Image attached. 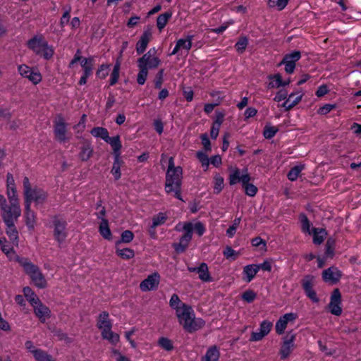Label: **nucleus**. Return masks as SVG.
Masks as SVG:
<instances>
[{
    "mask_svg": "<svg viewBox=\"0 0 361 361\" xmlns=\"http://www.w3.org/2000/svg\"><path fill=\"white\" fill-rule=\"evenodd\" d=\"M171 16L172 13L171 11H166L158 16L157 18V26L160 31L164 29Z\"/></svg>",
    "mask_w": 361,
    "mask_h": 361,
    "instance_id": "33",
    "label": "nucleus"
},
{
    "mask_svg": "<svg viewBox=\"0 0 361 361\" xmlns=\"http://www.w3.org/2000/svg\"><path fill=\"white\" fill-rule=\"evenodd\" d=\"M303 168V166H295L293 167L287 174L288 178L291 181L295 180Z\"/></svg>",
    "mask_w": 361,
    "mask_h": 361,
    "instance_id": "52",
    "label": "nucleus"
},
{
    "mask_svg": "<svg viewBox=\"0 0 361 361\" xmlns=\"http://www.w3.org/2000/svg\"><path fill=\"white\" fill-rule=\"evenodd\" d=\"M224 256L226 259L235 260L238 256V253L234 250L231 247L227 246L223 252Z\"/></svg>",
    "mask_w": 361,
    "mask_h": 361,
    "instance_id": "59",
    "label": "nucleus"
},
{
    "mask_svg": "<svg viewBox=\"0 0 361 361\" xmlns=\"http://www.w3.org/2000/svg\"><path fill=\"white\" fill-rule=\"evenodd\" d=\"M297 318V314L295 313H286L281 316L276 322L275 325L276 332L279 335L284 333L287 327V324L290 322H294Z\"/></svg>",
    "mask_w": 361,
    "mask_h": 361,
    "instance_id": "16",
    "label": "nucleus"
},
{
    "mask_svg": "<svg viewBox=\"0 0 361 361\" xmlns=\"http://www.w3.org/2000/svg\"><path fill=\"white\" fill-rule=\"evenodd\" d=\"M23 293L31 306L37 304L38 302L40 301L39 297L29 286L24 287L23 289Z\"/></svg>",
    "mask_w": 361,
    "mask_h": 361,
    "instance_id": "28",
    "label": "nucleus"
},
{
    "mask_svg": "<svg viewBox=\"0 0 361 361\" xmlns=\"http://www.w3.org/2000/svg\"><path fill=\"white\" fill-rule=\"evenodd\" d=\"M314 281V276L312 275H306L302 280V286L305 292L312 290Z\"/></svg>",
    "mask_w": 361,
    "mask_h": 361,
    "instance_id": "44",
    "label": "nucleus"
},
{
    "mask_svg": "<svg viewBox=\"0 0 361 361\" xmlns=\"http://www.w3.org/2000/svg\"><path fill=\"white\" fill-rule=\"evenodd\" d=\"M334 108H335V105L327 104H325V105L321 106L318 109L317 113L320 115H326L328 113H329Z\"/></svg>",
    "mask_w": 361,
    "mask_h": 361,
    "instance_id": "64",
    "label": "nucleus"
},
{
    "mask_svg": "<svg viewBox=\"0 0 361 361\" xmlns=\"http://www.w3.org/2000/svg\"><path fill=\"white\" fill-rule=\"evenodd\" d=\"M326 256L332 257L334 254L335 240L333 238H329L326 243Z\"/></svg>",
    "mask_w": 361,
    "mask_h": 361,
    "instance_id": "55",
    "label": "nucleus"
},
{
    "mask_svg": "<svg viewBox=\"0 0 361 361\" xmlns=\"http://www.w3.org/2000/svg\"><path fill=\"white\" fill-rule=\"evenodd\" d=\"M176 314L180 324L188 333L197 331L205 325V322L202 319L195 317L194 311L190 305H183L182 310H177Z\"/></svg>",
    "mask_w": 361,
    "mask_h": 361,
    "instance_id": "2",
    "label": "nucleus"
},
{
    "mask_svg": "<svg viewBox=\"0 0 361 361\" xmlns=\"http://www.w3.org/2000/svg\"><path fill=\"white\" fill-rule=\"evenodd\" d=\"M35 359L36 361H56L51 355L42 349L35 351Z\"/></svg>",
    "mask_w": 361,
    "mask_h": 361,
    "instance_id": "43",
    "label": "nucleus"
},
{
    "mask_svg": "<svg viewBox=\"0 0 361 361\" xmlns=\"http://www.w3.org/2000/svg\"><path fill=\"white\" fill-rule=\"evenodd\" d=\"M138 68L139 73L137 77V82L139 85H144L148 75V70L142 66H138Z\"/></svg>",
    "mask_w": 361,
    "mask_h": 361,
    "instance_id": "56",
    "label": "nucleus"
},
{
    "mask_svg": "<svg viewBox=\"0 0 361 361\" xmlns=\"http://www.w3.org/2000/svg\"><path fill=\"white\" fill-rule=\"evenodd\" d=\"M106 142L109 143L111 146L114 150V157L116 155L120 156V150L122 147V145L120 141L118 135L114 137H109V138L107 139Z\"/></svg>",
    "mask_w": 361,
    "mask_h": 361,
    "instance_id": "32",
    "label": "nucleus"
},
{
    "mask_svg": "<svg viewBox=\"0 0 361 361\" xmlns=\"http://www.w3.org/2000/svg\"><path fill=\"white\" fill-rule=\"evenodd\" d=\"M155 48L150 49L147 53L138 59L137 66L146 68L147 70L157 68L160 63V59L155 56Z\"/></svg>",
    "mask_w": 361,
    "mask_h": 361,
    "instance_id": "9",
    "label": "nucleus"
},
{
    "mask_svg": "<svg viewBox=\"0 0 361 361\" xmlns=\"http://www.w3.org/2000/svg\"><path fill=\"white\" fill-rule=\"evenodd\" d=\"M123 164V160L121 159V157L116 155L114 157V161L113 163V166L111 171V173L113 174L115 180H118L121 178V167Z\"/></svg>",
    "mask_w": 361,
    "mask_h": 361,
    "instance_id": "27",
    "label": "nucleus"
},
{
    "mask_svg": "<svg viewBox=\"0 0 361 361\" xmlns=\"http://www.w3.org/2000/svg\"><path fill=\"white\" fill-rule=\"evenodd\" d=\"M6 193L9 203H19L16 188H7Z\"/></svg>",
    "mask_w": 361,
    "mask_h": 361,
    "instance_id": "58",
    "label": "nucleus"
},
{
    "mask_svg": "<svg viewBox=\"0 0 361 361\" xmlns=\"http://www.w3.org/2000/svg\"><path fill=\"white\" fill-rule=\"evenodd\" d=\"M224 180L219 174H216L214 177V192L219 194L224 186Z\"/></svg>",
    "mask_w": 361,
    "mask_h": 361,
    "instance_id": "45",
    "label": "nucleus"
},
{
    "mask_svg": "<svg viewBox=\"0 0 361 361\" xmlns=\"http://www.w3.org/2000/svg\"><path fill=\"white\" fill-rule=\"evenodd\" d=\"M269 79L271 80L267 85L269 89L278 88L283 85V80L281 75L279 73L275 75H270L268 76Z\"/></svg>",
    "mask_w": 361,
    "mask_h": 361,
    "instance_id": "36",
    "label": "nucleus"
},
{
    "mask_svg": "<svg viewBox=\"0 0 361 361\" xmlns=\"http://www.w3.org/2000/svg\"><path fill=\"white\" fill-rule=\"evenodd\" d=\"M35 316L42 323H44L47 319L51 317V310L40 300L32 306Z\"/></svg>",
    "mask_w": 361,
    "mask_h": 361,
    "instance_id": "18",
    "label": "nucleus"
},
{
    "mask_svg": "<svg viewBox=\"0 0 361 361\" xmlns=\"http://www.w3.org/2000/svg\"><path fill=\"white\" fill-rule=\"evenodd\" d=\"M18 71L22 77L28 79L34 85L39 84L42 80L41 73L36 68H30L27 65L21 64L18 66Z\"/></svg>",
    "mask_w": 361,
    "mask_h": 361,
    "instance_id": "11",
    "label": "nucleus"
},
{
    "mask_svg": "<svg viewBox=\"0 0 361 361\" xmlns=\"http://www.w3.org/2000/svg\"><path fill=\"white\" fill-rule=\"evenodd\" d=\"M94 56H90L88 58H83L80 61L81 67L83 69V73L92 74L94 68Z\"/></svg>",
    "mask_w": 361,
    "mask_h": 361,
    "instance_id": "31",
    "label": "nucleus"
},
{
    "mask_svg": "<svg viewBox=\"0 0 361 361\" xmlns=\"http://www.w3.org/2000/svg\"><path fill=\"white\" fill-rule=\"evenodd\" d=\"M151 37V30L149 29L145 30L136 44V51L138 54H143L145 51Z\"/></svg>",
    "mask_w": 361,
    "mask_h": 361,
    "instance_id": "19",
    "label": "nucleus"
},
{
    "mask_svg": "<svg viewBox=\"0 0 361 361\" xmlns=\"http://www.w3.org/2000/svg\"><path fill=\"white\" fill-rule=\"evenodd\" d=\"M220 353L216 345L209 347L204 356L202 357V361H219Z\"/></svg>",
    "mask_w": 361,
    "mask_h": 361,
    "instance_id": "25",
    "label": "nucleus"
},
{
    "mask_svg": "<svg viewBox=\"0 0 361 361\" xmlns=\"http://www.w3.org/2000/svg\"><path fill=\"white\" fill-rule=\"evenodd\" d=\"M313 235V243L315 245H320L323 243L326 232L324 228H313L312 231Z\"/></svg>",
    "mask_w": 361,
    "mask_h": 361,
    "instance_id": "30",
    "label": "nucleus"
},
{
    "mask_svg": "<svg viewBox=\"0 0 361 361\" xmlns=\"http://www.w3.org/2000/svg\"><path fill=\"white\" fill-rule=\"evenodd\" d=\"M121 64V63L120 62V59H117L114 66L113 71L111 74L109 80L110 85H114L118 82L119 78Z\"/></svg>",
    "mask_w": 361,
    "mask_h": 361,
    "instance_id": "37",
    "label": "nucleus"
},
{
    "mask_svg": "<svg viewBox=\"0 0 361 361\" xmlns=\"http://www.w3.org/2000/svg\"><path fill=\"white\" fill-rule=\"evenodd\" d=\"M167 215L165 213L159 212L152 218V225L151 228L155 229L156 227L164 224L166 219Z\"/></svg>",
    "mask_w": 361,
    "mask_h": 361,
    "instance_id": "41",
    "label": "nucleus"
},
{
    "mask_svg": "<svg viewBox=\"0 0 361 361\" xmlns=\"http://www.w3.org/2000/svg\"><path fill=\"white\" fill-rule=\"evenodd\" d=\"M296 338V334L293 331H288L283 338V342L280 348L279 354L281 359L284 360L287 358L295 348L294 341Z\"/></svg>",
    "mask_w": 361,
    "mask_h": 361,
    "instance_id": "12",
    "label": "nucleus"
},
{
    "mask_svg": "<svg viewBox=\"0 0 361 361\" xmlns=\"http://www.w3.org/2000/svg\"><path fill=\"white\" fill-rule=\"evenodd\" d=\"M300 57H301L300 51H294L291 53L286 54L282 61H283V62H291L292 63L295 64V62L299 61Z\"/></svg>",
    "mask_w": 361,
    "mask_h": 361,
    "instance_id": "48",
    "label": "nucleus"
},
{
    "mask_svg": "<svg viewBox=\"0 0 361 361\" xmlns=\"http://www.w3.org/2000/svg\"><path fill=\"white\" fill-rule=\"evenodd\" d=\"M116 253L118 256H119L121 258L123 259H130L133 258L135 256L134 250L130 248H117L116 250Z\"/></svg>",
    "mask_w": 361,
    "mask_h": 361,
    "instance_id": "42",
    "label": "nucleus"
},
{
    "mask_svg": "<svg viewBox=\"0 0 361 361\" xmlns=\"http://www.w3.org/2000/svg\"><path fill=\"white\" fill-rule=\"evenodd\" d=\"M99 232L104 239H111V232L109 226L108 220H103V222H100Z\"/></svg>",
    "mask_w": 361,
    "mask_h": 361,
    "instance_id": "34",
    "label": "nucleus"
},
{
    "mask_svg": "<svg viewBox=\"0 0 361 361\" xmlns=\"http://www.w3.org/2000/svg\"><path fill=\"white\" fill-rule=\"evenodd\" d=\"M25 224L30 230H33L36 224V215L31 209V205L25 204Z\"/></svg>",
    "mask_w": 361,
    "mask_h": 361,
    "instance_id": "21",
    "label": "nucleus"
},
{
    "mask_svg": "<svg viewBox=\"0 0 361 361\" xmlns=\"http://www.w3.org/2000/svg\"><path fill=\"white\" fill-rule=\"evenodd\" d=\"M183 178V169L180 166H175L174 159H169V165L166 173L165 191L169 194L174 193V197L183 201L181 197V185Z\"/></svg>",
    "mask_w": 361,
    "mask_h": 361,
    "instance_id": "1",
    "label": "nucleus"
},
{
    "mask_svg": "<svg viewBox=\"0 0 361 361\" xmlns=\"http://www.w3.org/2000/svg\"><path fill=\"white\" fill-rule=\"evenodd\" d=\"M242 185L245 189V192L247 195L254 197L257 194V188L253 184L247 182L246 183H243Z\"/></svg>",
    "mask_w": 361,
    "mask_h": 361,
    "instance_id": "57",
    "label": "nucleus"
},
{
    "mask_svg": "<svg viewBox=\"0 0 361 361\" xmlns=\"http://www.w3.org/2000/svg\"><path fill=\"white\" fill-rule=\"evenodd\" d=\"M183 231H184V234L180 238L190 242L192 237L193 224L190 222H185L183 225Z\"/></svg>",
    "mask_w": 361,
    "mask_h": 361,
    "instance_id": "38",
    "label": "nucleus"
},
{
    "mask_svg": "<svg viewBox=\"0 0 361 361\" xmlns=\"http://www.w3.org/2000/svg\"><path fill=\"white\" fill-rule=\"evenodd\" d=\"M272 323L268 320H264L259 325V331L252 332L251 334L250 341H259L264 336H266L271 331L272 328Z\"/></svg>",
    "mask_w": 361,
    "mask_h": 361,
    "instance_id": "17",
    "label": "nucleus"
},
{
    "mask_svg": "<svg viewBox=\"0 0 361 361\" xmlns=\"http://www.w3.org/2000/svg\"><path fill=\"white\" fill-rule=\"evenodd\" d=\"M133 233L129 230H126L121 233L120 242L128 243L133 240Z\"/></svg>",
    "mask_w": 361,
    "mask_h": 361,
    "instance_id": "61",
    "label": "nucleus"
},
{
    "mask_svg": "<svg viewBox=\"0 0 361 361\" xmlns=\"http://www.w3.org/2000/svg\"><path fill=\"white\" fill-rule=\"evenodd\" d=\"M289 0H269L268 4L271 8H276L278 11H282L288 4Z\"/></svg>",
    "mask_w": 361,
    "mask_h": 361,
    "instance_id": "51",
    "label": "nucleus"
},
{
    "mask_svg": "<svg viewBox=\"0 0 361 361\" xmlns=\"http://www.w3.org/2000/svg\"><path fill=\"white\" fill-rule=\"evenodd\" d=\"M27 44L30 49L44 59H50L54 54V49L49 46L42 35H35L27 41Z\"/></svg>",
    "mask_w": 361,
    "mask_h": 361,
    "instance_id": "5",
    "label": "nucleus"
},
{
    "mask_svg": "<svg viewBox=\"0 0 361 361\" xmlns=\"http://www.w3.org/2000/svg\"><path fill=\"white\" fill-rule=\"evenodd\" d=\"M23 185L25 204L31 205L32 202L39 204L45 202L47 193L39 188H32L27 177L23 178Z\"/></svg>",
    "mask_w": 361,
    "mask_h": 361,
    "instance_id": "4",
    "label": "nucleus"
},
{
    "mask_svg": "<svg viewBox=\"0 0 361 361\" xmlns=\"http://www.w3.org/2000/svg\"><path fill=\"white\" fill-rule=\"evenodd\" d=\"M341 271L334 266L324 269L322 274L323 281L331 285L337 283L341 278Z\"/></svg>",
    "mask_w": 361,
    "mask_h": 361,
    "instance_id": "14",
    "label": "nucleus"
},
{
    "mask_svg": "<svg viewBox=\"0 0 361 361\" xmlns=\"http://www.w3.org/2000/svg\"><path fill=\"white\" fill-rule=\"evenodd\" d=\"M300 220L301 222L302 231L304 233H307L310 235L312 234V231H310L311 224L307 216L305 214H300Z\"/></svg>",
    "mask_w": 361,
    "mask_h": 361,
    "instance_id": "46",
    "label": "nucleus"
},
{
    "mask_svg": "<svg viewBox=\"0 0 361 361\" xmlns=\"http://www.w3.org/2000/svg\"><path fill=\"white\" fill-rule=\"evenodd\" d=\"M16 222L4 223L6 226V233L9 239L16 244L18 242V232L15 226Z\"/></svg>",
    "mask_w": 361,
    "mask_h": 361,
    "instance_id": "26",
    "label": "nucleus"
},
{
    "mask_svg": "<svg viewBox=\"0 0 361 361\" xmlns=\"http://www.w3.org/2000/svg\"><path fill=\"white\" fill-rule=\"evenodd\" d=\"M52 224L54 226V239L59 243H63L67 238V222L58 216L52 218Z\"/></svg>",
    "mask_w": 361,
    "mask_h": 361,
    "instance_id": "7",
    "label": "nucleus"
},
{
    "mask_svg": "<svg viewBox=\"0 0 361 361\" xmlns=\"http://www.w3.org/2000/svg\"><path fill=\"white\" fill-rule=\"evenodd\" d=\"M157 344L161 348L166 351H172L174 348L172 341L166 337H160L157 341Z\"/></svg>",
    "mask_w": 361,
    "mask_h": 361,
    "instance_id": "40",
    "label": "nucleus"
},
{
    "mask_svg": "<svg viewBox=\"0 0 361 361\" xmlns=\"http://www.w3.org/2000/svg\"><path fill=\"white\" fill-rule=\"evenodd\" d=\"M97 326L101 330L102 337L104 339L108 340L113 344H116L119 341V335L111 331L112 324L107 312L104 311L99 314Z\"/></svg>",
    "mask_w": 361,
    "mask_h": 361,
    "instance_id": "6",
    "label": "nucleus"
},
{
    "mask_svg": "<svg viewBox=\"0 0 361 361\" xmlns=\"http://www.w3.org/2000/svg\"><path fill=\"white\" fill-rule=\"evenodd\" d=\"M197 274H199V279L204 282L212 281V277L210 276L208 266L206 263L202 262L197 267Z\"/></svg>",
    "mask_w": 361,
    "mask_h": 361,
    "instance_id": "29",
    "label": "nucleus"
},
{
    "mask_svg": "<svg viewBox=\"0 0 361 361\" xmlns=\"http://www.w3.org/2000/svg\"><path fill=\"white\" fill-rule=\"evenodd\" d=\"M258 271L259 267H257V264H249L244 267L243 271V280L247 282H250Z\"/></svg>",
    "mask_w": 361,
    "mask_h": 361,
    "instance_id": "23",
    "label": "nucleus"
},
{
    "mask_svg": "<svg viewBox=\"0 0 361 361\" xmlns=\"http://www.w3.org/2000/svg\"><path fill=\"white\" fill-rule=\"evenodd\" d=\"M256 297L257 295L252 290H247L242 294V299L249 303L253 302Z\"/></svg>",
    "mask_w": 361,
    "mask_h": 361,
    "instance_id": "60",
    "label": "nucleus"
},
{
    "mask_svg": "<svg viewBox=\"0 0 361 361\" xmlns=\"http://www.w3.org/2000/svg\"><path fill=\"white\" fill-rule=\"evenodd\" d=\"M302 96L303 94L300 92L291 93L289 94L288 98L283 102L282 105L283 107L288 111L291 109L301 101Z\"/></svg>",
    "mask_w": 361,
    "mask_h": 361,
    "instance_id": "22",
    "label": "nucleus"
},
{
    "mask_svg": "<svg viewBox=\"0 0 361 361\" xmlns=\"http://www.w3.org/2000/svg\"><path fill=\"white\" fill-rule=\"evenodd\" d=\"M16 261L23 267L24 271L31 279L32 282L39 288H44L47 286V280L39 268L30 262L27 258L17 257Z\"/></svg>",
    "mask_w": 361,
    "mask_h": 361,
    "instance_id": "3",
    "label": "nucleus"
},
{
    "mask_svg": "<svg viewBox=\"0 0 361 361\" xmlns=\"http://www.w3.org/2000/svg\"><path fill=\"white\" fill-rule=\"evenodd\" d=\"M90 133L94 137H100L105 142L109 138V132L105 128L94 127L91 130Z\"/></svg>",
    "mask_w": 361,
    "mask_h": 361,
    "instance_id": "35",
    "label": "nucleus"
},
{
    "mask_svg": "<svg viewBox=\"0 0 361 361\" xmlns=\"http://www.w3.org/2000/svg\"><path fill=\"white\" fill-rule=\"evenodd\" d=\"M196 157L201 162L202 167L205 168L204 170L206 171L209 164V159L207 154L204 152L198 151L196 154Z\"/></svg>",
    "mask_w": 361,
    "mask_h": 361,
    "instance_id": "54",
    "label": "nucleus"
},
{
    "mask_svg": "<svg viewBox=\"0 0 361 361\" xmlns=\"http://www.w3.org/2000/svg\"><path fill=\"white\" fill-rule=\"evenodd\" d=\"M193 39V35H188L186 39H180L177 41V44L180 49L189 51L192 47V41Z\"/></svg>",
    "mask_w": 361,
    "mask_h": 361,
    "instance_id": "49",
    "label": "nucleus"
},
{
    "mask_svg": "<svg viewBox=\"0 0 361 361\" xmlns=\"http://www.w3.org/2000/svg\"><path fill=\"white\" fill-rule=\"evenodd\" d=\"M110 65L108 64H102L98 68L97 71V75L98 77L101 78H105L108 75V71L109 69Z\"/></svg>",
    "mask_w": 361,
    "mask_h": 361,
    "instance_id": "62",
    "label": "nucleus"
},
{
    "mask_svg": "<svg viewBox=\"0 0 361 361\" xmlns=\"http://www.w3.org/2000/svg\"><path fill=\"white\" fill-rule=\"evenodd\" d=\"M188 241L180 238L179 242L173 243V247L177 253L184 252L189 245Z\"/></svg>",
    "mask_w": 361,
    "mask_h": 361,
    "instance_id": "50",
    "label": "nucleus"
},
{
    "mask_svg": "<svg viewBox=\"0 0 361 361\" xmlns=\"http://www.w3.org/2000/svg\"><path fill=\"white\" fill-rule=\"evenodd\" d=\"M278 131L279 129L277 127L267 125L264 128L263 135L265 138L271 139L275 136Z\"/></svg>",
    "mask_w": 361,
    "mask_h": 361,
    "instance_id": "53",
    "label": "nucleus"
},
{
    "mask_svg": "<svg viewBox=\"0 0 361 361\" xmlns=\"http://www.w3.org/2000/svg\"><path fill=\"white\" fill-rule=\"evenodd\" d=\"M229 184L233 185L236 184L238 182H241L242 185L243 183H246L247 182H250L251 178L250 176L246 173L243 175H240V170L238 169H235L229 176Z\"/></svg>",
    "mask_w": 361,
    "mask_h": 361,
    "instance_id": "20",
    "label": "nucleus"
},
{
    "mask_svg": "<svg viewBox=\"0 0 361 361\" xmlns=\"http://www.w3.org/2000/svg\"><path fill=\"white\" fill-rule=\"evenodd\" d=\"M1 217L4 223L16 222L21 215L19 203H9L1 209Z\"/></svg>",
    "mask_w": 361,
    "mask_h": 361,
    "instance_id": "8",
    "label": "nucleus"
},
{
    "mask_svg": "<svg viewBox=\"0 0 361 361\" xmlns=\"http://www.w3.org/2000/svg\"><path fill=\"white\" fill-rule=\"evenodd\" d=\"M54 133L55 138L61 143H64L70 139L68 135L67 124L61 116H59L54 124Z\"/></svg>",
    "mask_w": 361,
    "mask_h": 361,
    "instance_id": "10",
    "label": "nucleus"
},
{
    "mask_svg": "<svg viewBox=\"0 0 361 361\" xmlns=\"http://www.w3.org/2000/svg\"><path fill=\"white\" fill-rule=\"evenodd\" d=\"M169 305L171 308L176 310V314L177 313V310H182L183 308V305H188L185 303H183L179 298L177 294H173L169 300Z\"/></svg>",
    "mask_w": 361,
    "mask_h": 361,
    "instance_id": "39",
    "label": "nucleus"
},
{
    "mask_svg": "<svg viewBox=\"0 0 361 361\" xmlns=\"http://www.w3.org/2000/svg\"><path fill=\"white\" fill-rule=\"evenodd\" d=\"M248 44V39L247 37H240L235 44V48L239 54H243Z\"/></svg>",
    "mask_w": 361,
    "mask_h": 361,
    "instance_id": "47",
    "label": "nucleus"
},
{
    "mask_svg": "<svg viewBox=\"0 0 361 361\" xmlns=\"http://www.w3.org/2000/svg\"><path fill=\"white\" fill-rule=\"evenodd\" d=\"M341 301V294L339 289H334L331 295L330 302L328 305L329 312L332 314L340 316L342 314Z\"/></svg>",
    "mask_w": 361,
    "mask_h": 361,
    "instance_id": "13",
    "label": "nucleus"
},
{
    "mask_svg": "<svg viewBox=\"0 0 361 361\" xmlns=\"http://www.w3.org/2000/svg\"><path fill=\"white\" fill-rule=\"evenodd\" d=\"M93 154V147L89 142H85L80 148L79 158L82 161H86L90 159Z\"/></svg>",
    "mask_w": 361,
    "mask_h": 361,
    "instance_id": "24",
    "label": "nucleus"
},
{
    "mask_svg": "<svg viewBox=\"0 0 361 361\" xmlns=\"http://www.w3.org/2000/svg\"><path fill=\"white\" fill-rule=\"evenodd\" d=\"M160 276L154 272L149 275L147 279L142 281L140 284V288L142 291L153 290L158 287Z\"/></svg>",
    "mask_w": 361,
    "mask_h": 361,
    "instance_id": "15",
    "label": "nucleus"
},
{
    "mask_svg": "<svg viewBox=\"0 0 361 361\" xmlns=\"http://www.w3.org/2000/svg\"><path fill=\"white\" fill-rule=\"evenodd\" d=\"M202 144L205 151L210 152L212 150L211 142L207 134L201 135Z\"/></svg>",
    "mask_w": 361,
    "mask_h": 361,
    "instance_id": "63",
    "label": "nucleus"
}]
</instances>
